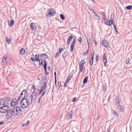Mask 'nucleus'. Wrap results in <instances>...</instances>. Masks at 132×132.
Wrapping results in <instances>:
<instances>
[{"label": "nucleus", "mask_w": 132, "mask_h": 132, "mask_svg": "<svg viewBox=\"0 0 132 132\" xmlns=\"http://www.w3.org/2000/svg\"><path fill=\"white\" fill-rule=\"evenodd\" d=\"M20 102L21 107L23 109L26 108L29 106L30 104V101L28 98H23L21 100Z\"/></svg>", "instance_id": "nucleus-1"}, {"label": "nucleus", "mask_w": 132, "mask_h": 132, "mask_svg": "<svg viewBox=\"0 0 132 132\" xmlns=\"http://www.w3.org/2000/svg\"><path fill=\"white\" fill-rule=\"evenodd\" d=\"M55 13V11L53 9H50L46 12V16L47 18H49L54 15Z\"/></svg>", "instance_id": "nucleus-2"}, {"label": "nucleus", "mask_w": 132, "mask_h": 132, "mask_svg": "<svg viewBox=\"0 0 132 132\" xmlns=\"http://www.w3.org/2000/svg\"><path fill=\"white\" fill-rule=\"evenodd\" d=\"M14 114V112L13 110H12L10 109L9 110H8L5 116L7 119H9L11 118L12 116Z\"/></svg>", "instance_id": "nucleus-3"}, {"label": "nucleus", "mask_w": 132, "mask_h": 132, "mask_svg": "<svg viewBox=\"0 0 132 132\" xmlns=\"http://www.w3.org/2000/svg\"><path fill=\"white\" fill-rule=\"evenodd\" d=\"M12 110L14 112V114L16 115H18L19 113L22 112V109L19 106L15 108Z\"/></svg>", "instance_id": "nucleus-4"}, {"label": "nucleus", "mask_w": 132, "mask_h": 132, "mask_svg": "<svg viewBox=\"0 0 132 132\" xmlns=\"http://www.w3.org/2000/svg\"><path fill=\"white\" fill-rule=\"evenodd\" d=\"M9 107L8 106H3L0 107V113H5L8 111Z\"/></svg>", "instance_id": "nucleus-5"}, {"label": "nucleus", "mask_w": 132, "mask_h": 132, "mask_svg": "<svg viewBox=\"0 0 132 132\" xmlns=\"http://www.w3.org/2000/svg\"><path fill=\"white\" fill-rule=\"evenodd\" d=\"M37 98V96L36 94H35L34 92H33L29 96V98L31 100V103H34Z\"/></svg>", "instance_id": "nucleus-6"}, {"label": "nucleus", "mask_w": 132, "mask_h": 132, "mask_svg": "<svg viewBox=\"0 0 132 132\" xmlns=\"http://www.w3.org/2000/svg\"><path fill=\"white\" fill-rule=\"evenodd\" d=\"M39 55L38 54H37L35 55V58H34V57L31 58V61L32 62L34 61L37 62L39 61Z\"/></svg>", "instance_id": "nucleus-7"}, {"label": "nucleus", "mask_w": 132, "mask_h": 132, "mask_svg": "<svg viewBox=\"0 0 132 132\" xmlns=\"http://www.w3.org/2000/svg\"><path fill=\"white\" fill-rule=\"evenodd\" d=\"M27 94V91L26 90H23L21 93L20 95V97L23 99L25 98L26 97V95Z\"/></svg>", "instance_id": "nucleus-8"}, {"label": "nucleus", "mask_w": 132, "mask_h": 132, "mask_svg": "<svg viewBox=\"0 0 132 132\" xmlns=\"http://www.w3.org/2000/svg\"><path fill=\"white\" fill-rule=\"evenodd\" d=\"M76 42V40L75 39H74L73 42L71 43V44L70 46V51L72 52L73 51L74 47Z\"/></svg>", "instance_id": "nucleus-9"}, {"label": "nucleus", "mask_w": 132, "mask_h": 132, "mask_svg": "<svg viewBox=\"0 0 132 132\" xmlns=\"http://www.w3.org/2000/svg\"><path fill=\"white\" fill-rule=\"evenodd\" d=\"M17 99L16 98H14L12 100V102L11 103V106L12 107L14 106L17 104Z\"/></svg>", "instance_id": "nucleus-10"}, {"label": "nucleus", "mask_w": 132, "mask_h": 132, "mask_svg": "<svg viewBox=\"0 0 132 132\" xmlns=\"http://www.w3.org/2000/svg\"><path fill=\"white\" fill-rule=\"evenodd\" d=\"M72 74L71 73L69 74V76H68L67 79V80L65 81V83L67 84L69 82V81L71 79L72 76Z\"/></svg>", "instance_id": "nucleus-11"}, {"label": "nucleus", "mask_w": 132, "mask_h": 132, "mask_svg": "<svg viewBox=\"0 0 132 132\" xmlns=\"http://www.w3.org/2000/svg\"><path fill=\"white\" fill-rule=\"evenodd\" d=\"M72 110H71L69 112L67 116V118L68 119H71L72 118Z\"/></svg>", "instance_id": "nucleus-12"}, {"label": "nucleus", "mask_w": 132, "mask_h": 132, "mask_svg": "<svg viewBox=\"0 0 132 132\" xmlns=\"http://www.w3.org/2000/svg\"><path fill=\"white\" fill-rule=\"evenodd\" d=\"M102 42L103 46L106 48L108 47V43L107 40H104L102 41Z\"/></svg>", "instance_id": "nucleus-13"}, {"label": "nucleus", "mask_w": 132, "mask_h": 132, "mask_svg": "<svg viewBox=\"0 0 132 132\" xmlns=\"http://www.w3.org/2000/svg\"><path fill=\"white\" fill-rule=\"evenodd\" d=\"M43 61L44 62V64L43 65V66L44 69L45 71V72H47V62L46 61V60L45 59H44Z\"/></svg>", "instance_id": "nucleus-14"}, {"label": "nucleus", "mask_w": 132, "mask_h": 132, "mask_svg": "<svg viewBox=\"0 0 132 132\" xmlns=\"http://www.w3.org/2000/svg\"><path fill=\"white\" fill-rule=\"evenodd\" d=\"M93 16H94V18H95V19L97 20H100V18L99 16L97 15V14L95 12L93 14Z\"/></svg>", "instance_id": "nucleus-15"}, {"label": "nucleus", "mask_w": 132, "mask_h": 132, "mask_svg": "<svg viewBox=\"0 0 132 132\" xmlns=\"http://www.w3.org/2000/svg\"><path fill=\"white\" fill-rule=\"evenodd\" d=\"M35 23H31L30 24V28L32 30H34L35 28Z\"/></svg>", "instance_id": "nucleus-16"}, {"label": "nucleus", "mask_w": 132, "mask_h": 132, "mask_svg": "<svg viewBox=\"0 0 132 132\" xmlns=\"http://www.w3.org/2000/svg\"><path fill=\"white\" fill-rule=\"evenodd\" d=\"M93 38H91L89 39H87V40L89 48V45L91 43V41L92 40Z\"/></svg>", "instance_id": "nucleus-17"}, {"label": "nucleus", "mask_w": 132, "mask_h": 132, "mask_svg": "<svg viewBox=\"0 0 132 132\" xmlns=\"http://www.w3.org/2000/svg\"><path fill=\"white\" fill-rule=\"evenodd\" d=\"M25 51L24 48H22L20 50V53L21 55H23L24 54Z\"/></svg>", "instance_id": "nucleus-18"}, {"label": "nucleus", "mask_w": 132, "mask_h": 132, "mask_svg": "<svg viewBox=\"0 0 132 132\" xmlns=\"http://www.w3.org/2000/svg\"><path fill=\"white\" fill-rule=\"evenodd\" d=\"M67 55V51H65L62 55V56L64 59L65 60V57H66Z\"/></svg>", "instance_id": "nucleus-19"}, {"label": "nucleus", "mask_w": 132, "mask_h": 132, "mask_svg": "<svg viewBox=\"0 0 132 132\" xmlns=\"http://www.w3.org/2000/svg\"><path fill=\"white\" fill-rule=\"evenodd\" d=\"M113 13H112L111 15V16H112ZM108 26H111L112 24H113L114 23V22L113 21V20L112 21H111V20H109L108 22Z\"/></svg>", "instance_id": "nucleus-20"}, {"label": "nucleus", "mask_w": 132, "mask_h": 132, "mask_svg": "<svg viewBox=\"0 0 132 132\" xmlns=\"http://www.w3.org/2000/svg\"><path fill=\"white\" fill-rule=\"evenodd\" d=\"M112 113L115 115L117 117H119L118 114L114 110H112Z\"/></svg>", "instance_id": "nucleus-21"}, {"label": "nucleus", "mask_w": 132, "mask_h": 132, "mask_svg": "<svg viewBox=\"0 0 132 132\" xmlns=\"http://www.w3.org/2000/svg\"><path fill=\"white\" fill-rule=\"evenodd\" d=\"M10 23H9V21H8V23L10 27H12L14 24V21L13 20H11L10 21Z\"/></svg>", "instance_id": "nucleus-22"}, {"label": "nucleus", "mask_w": 132, "mask_h": 132, "mask_svg": "<svg viewBox=\"0 0 132 132\" xmlns=\"http://www.w3.org/2000/svg\"><path fill=\"white\" fill-rule=\"evenodd\" d=\"M120 111L121 112H123L124 111V107L123 106L121 105L119 107Z\"/></svg>", "instance_id": "nucleus-23"}, {"label": "nucleus", "mask_w": 132, "mask_h": 132, "mask_svg": "<svg viewBox=\"0 0 132 132\" xmlns=\"http://www.w3.org/2000/svg\"><path fill=\"white\" fill-rule=\"evenodd\" d=\"M93 56L92 57H91L90 58V60L89 61V64L90 65H92L93 64Z\"/></svg>", "instance_id": "nucleus-24"}, {"label": "nucleus", "mask_w": 132, "mask_h": 132, "mask_svg": "<svg viewBox=\"0 0 132 132\" xmlns=\"http://www.w3.org/2000/svg\"><path fill=\"white\" fill-rule=\"evenodd\" d=\"M88 76H86L84 79L83 81V82L84 84H85L86 83L88 80Z\"/></svg>", "instance_id": "nucleus-25"}, {"label": "nucleus", "mask_w": 132, "mask_h": 132, "mask_svg": "<svg viewBox=\"0 0 132 132\" xmlns=\"http://www.w3.org/2000/svg\"><path fill=\"white\" fill-rule=\"evenodd\" d=\"M73 38V36L72 35H71L67 39V40L70 42V41Z\"/></svg>", "instance_id": "nucleus-26"}, {"label": "nucleus", "mask_w": 132, "mask_h": 132, "mask_svg": "<svg viewBox=\"0 0 132 132\" xmlns=\"http://www.w3.org/2000/svg\"><path fill=\"white\" fill-rule=\"evenodd\" d=\"M61 53L58 51L57 53H56L55 55L54 56V57L55 58H56L59 55V54Z\"/></svg>", "instance_id": "nucleus-27"}, {"label": "nucleus", "mask_w": 132, "mask_h": 132, "mask_svg": "<svg viewBox=\"0 0 132 132\" xmlns=\"http://www.w3.org/2000/svg\"><path fill=\"white\" fill-rule=\"evenodd\" d=\"M107 61L106 57V53H104L103 55V61Z\"/></svg>", "instance_id": "nucleus-28"}, {"label": "nucleus", "mask_w": 132, "mask_h": 132, "mask_svg": "<svg viewBox=\"0 0 132 132\" xmlns=\"http://www.w3.org/2000/svg\"><path fill=\"white\" fill-rule=\"evenodd\" d=\"M126 8L127 10H130L132 9V6L131 5H129L126 7Z\"/></svg>", "instance_id": "nucleus-29"}, {"label": "nucleus", "mask_w": 132, "mask_h": 132, "mask_svg": "<svg viewBox=\"0 0 132 132\" xmlns=\"http://www.w3.org/2000/svg\"><path fill=\"white\" fill-rule=\"evenodd\" d=\"M85 63V61L84 60H82L79 64V65L83 66L84 64Z\"/></svg>", "instance_id": "nucleus-30"}, {"label": "nucleus", "mask_w": 132, "mask_h": 132, "mask_svg": "<svg viewBox=\"0 0 132 132\" xmlns=\"http://www.w3.org/2000/svg\"><path fill=\"white\" fill-rule=\"evenodd\" d=\"M89 49L88 48L87 51H85L83 53V54L84 56H85L88 54Z\"/></svg>", "instance_id": "nucleus-31"}, {"label": "nucleus", "mask_w": 132, "mask_h": 132, "mask_svg": "<svg viewBox=\"0 0 132 132\" xmlns=\"http://www.w3.org/2000/svg\"><path fill=\"white\" fill-rule=\"evenodd\" d=\"M7 57H4V58H3V60H2V62L4 63H5L7 61Z\"/></svg>", "instance_id": "nucleus-32"}, {"label": "nucleus", "mask_w": 132, "mask_h": 132, "mask_svg": "<svg viewBox=\"0 0 132 132\" xmlns=\"http://www.w3.org/2000/svg\"><path fill=\"white\" fill-rule=\"evenodd\" d=\"M79 70L81 72H82L83 70V66L79 65Z\"/></svg>", "instance_id": "nucleus-33"}, {"label": "nucleus", "mask_w": 132, "mask_h": 132, "mask_svg": "<svg viewBox=\"0 0 132 132\" xmlns=\"http://www.w3.org/2000/svg\"><path fill=\"white\" fill-rule=\"evenodd\" d=\"M6 42L8 43L9 44H10L11 43V40H9L8 38L7 37H6Z\"/></svg>", "instance_id": "nucleus-34"}, {"label": "nucleus", "mask_w": 132, "mask_h": 132, "mask_svg": "<svg viewBox=\"0 0 132 132\" xmlns=\"http://www.w3.org/2000/svg\"><path fill=\"white\" fill-rule=\"evenodd\" d=\"M40 57L41 58H44L45 57V55H46L45 54H41L39 55Z\"/></svg>", "instance_id": "nucleus-35"}, {"label": "nucleus", "mask_w": 132, "mask_h": 132, "mask_svg": "<svg viewBox=\"0 0 132 132\" xmlns=\"http://www.w3.org/2000/svg\"><path fill=\"white\" fill-rule=\"evenodd\" d=\"M60 16L61 19L62 20H63L65 19V17L64 15L62 14H61L60 15Z\"/></svg>", "instance_id": "nucleus-36"}, {"label": "nucleus", "mask_w": 132, "mask_h": 132, "mask_svg": "<svg viewBox=\"0 0 132 132\" xmlns=\"http://www.w3.org/2000/svg\"><path fill=\"white\" fill-rule=\"evenodd\" d=\"M5 101H9L11 100V98L9 97H7L5 98Z\"/></svg>", "instance_id": "nucleus-37"}, {"label": "nucleus", "mask_w": 132, "mask_h": 132, "mask_svg": "<svg viewBox=\"0 0 132 132\" xmlns=\"http://www.w3.org/2000/svg\"><path fill=\"white\" fill-rule=\"evenodd\" d=\"M45 88L44 87V86H42L40 88V90H41L42 92H43L45 89Z\"/></svg>", "instance_id": "nucleus-38"}, {"label": "nucleus", "mask_w": 132, "mask_h": 132, "mask_svg": "<svg viewBox=\"0 0 132 132\" xmlns=\"http://www.w3.org/2000/svg\"><path fill=\"white\" fill-rule=\"evenodd\" d=\"M100 13L102 15V16H103V17L106 16V14L105 13L103 12H100Z\"/></svg>", "instance_id": "nucleus-39"}, {"label": "nucleus", "mask_w": 132, "mask_h": 132, "mask_svg": "<svg viewBox=\"0 0 132 132\" xmlns=\"http://www.w3.org/2000/svg\"><path fill=\"white\" fill-rule=\"evenodd\" d=\"M102 89L104 92H105L106 90V86H103L102 87Z\"/></svg>", "instance_id": "nucleus-40"}, {"label": "nucleus", "mask_w": 132, "mask_h": 132, "mask_svg": "<svg viewBox=\"0 0 132 132\" xmlns=\"http://www.w3.org/2000/svg\"><path fill=\"white\" fill-rule=\"evenodd\" d=\"M88 9L90 11V12L93 11V14L95 12L90 7H88Z\"/></svg>", "instance_id": "nucleus-41"}, {"label": "nucleus", "mask_w": 132, "mask_h": 132, "mask_svg": "<svg viewBox=\"0 0 132 132\" xmlns=\"http://www.w3.org/2000/svg\"><path fill=\"white\" fill-rule=\"evenodd\" d=\"M47 82L45 81L44 83V85L43 86H44V88H46L47 87Z\"/></svg>", "instance_id": "nucleus-42"}, {"label": "nucleus", "mask_w": 132, "mask_h": 132, "mask_svg": "<svg viewBox=\"0 0 132 132\" xmlns=\"http://www.w3.org/2000/svg\"><path fill=\"white\" fill-rule=\"evenodd\" d=\"M119 99L120 98L119 97H117L116 98V102H119Z\"/></svg>", "instance_id": "nucleus-43"}, {"label": "nucleus", "mask_w": 132, "mask_h": 132, "mask_svg": "<svg viewBox=\"0 0 132 132\" xmlns=\"http://www.w3.org/2000/svg\"><path fill=\"white\" fill-rule=\"evenodd\" d=\"M63 51V49L62 48L60 47L59 48V51L61 53L62 51Z\"/></svg>", "instance_id": "nucleus-44"}, {"label": "nucleus", "mask_w": 132, "mask_h": 132, "mask_svg": "<svg viewBox=\"0 0 132 132\" xmlns=\"http://www.w3.org/2000/svg\"><path fill=\"white\" fill-rule=\"evenodd\" d=\"M129 62V58H128V59H126V64H128Z\"/></svg>", "instance_id": "nucleus-45"}, {"label": "nucleus", "mask_w": 132, "mask_h": 132, "mask_svg": "<svg viewBox=\"0 0 132 132\" xmlns=\"http://www.w3.org/2000/svg\"><path fill=\"white\" fill-rule=\"evenodd\" d=\"M7 103L6 102V101H4V103L3 104V106H7Z\"/></svg>", "instance_id": "nucleus-46"}, {"label": "nucleus", "mask_w": 132, "mask_h": 132, "mask_svg": "<svg viewBox=\"0 0 132 132\" xmlns=\"http://www.w3.org/2000/svg\"><path fill=\"white\" fill-rule=\"evenodd\" d=\"M98 54H96V62H97L98 60Z\"/></svg>", "instance_id": "nucleus-47"}, {"label": "nucleus", "mask_w": 132, "mask_h": 132, "mask_svg": "<svg viewBox=\"0 0 132 132\" xmlns=\"http://www.w3.org/2000/svg\"><path fill=\"white\" fill-rule=\"evenodd\" d=\"M120 102H116V105L117 106L119 107L121 105L119 104Z\"/></svg>", "instance_id": "nucleus-48"}, {"label": "nucleus", "mask_w": 132, "mask_h": 132, "mask_svg": "<svg viewBox=\"0 0 132 132\" xmlns=\"http://www.w3.org/2000/svg\"><path fill=\"white\" fill-rule=\"evenodd\" d=\"M31 89H34V91L36 89V88H35V85H32V87H31Z\"/></svg>", "instance_id": "nucleus-49"}, {"label": "nucleus", "mask_w": 132, "mask_h": 132, "mask_svg": "<svg viewBox=\"0 0 132 132\" xmlns=\"http://www.w3.org/2000/svg\"><path fill=\"white\" fill-rule=\"evenodd\" d=\"M78 40L79 41V42L81 43V42L82 41V40L81 38L80 37H79V38Z\"/></svg>", "instance_id": "nucleus-50"}, {"label": "nucleus", "mask_w": 132, "mask_h": 132, "mask_svg": "<svg viewBox=\"0 0 132 132\" xmlns=\"http://www.w3.org/2000/svg\"><path fill=\"white\" fill-rule=\"evenodd\" d=\"M42 97H41V96L39 98V99H38V103H40V100H41V99Z\"/></svg>", "instance_id": "nucleus-51"}, {"label": "nucleus", "mask_w": 132, "mask_h": 132, "mask_svg": "<svg viewBox=\"0 0 132 132\" xmlns=\"http://www.w3.org/2000/svg\"><path fill=\"white\" fill-rule=\"evenodd\" d=\"M38 62H39V65H43V62H41V61H38Z\"/></svg>", "instance_id": "nucleus-52"}, {"label": "nucleus", "mask_w": 132, "mask_h": 132, "mask_svg": "<svg viewBox=\"0 0 132 132\" xmlns=\"http://www.w3.org/2000/svg\"><path fill=\"white\" fill-rule=\"evenodd\" d=\"M103 18L104 20L105 21H106L107 20V19L106 16L103 17Z\"/></svg>", "instance_id": "nucleus-53"}, {"label": "nucleus", "mask_w": 132, "mask_h": 132, "mask_svg": "<svg viewBox=\"0 0 132 132\" xmlns=\"http://www.w3.org/2000/svg\"><path fill=\"white\" fill-rule=\"evenodd\" d=\"M46 91H45L44 92H43V93L42 95L41 96V97H42L43 95H44V94H45L46 93Z\"/></svg>", "instance_id": "nucleus-54"}, {"label": "nucleus", "mask_w": 132, "mask_h": 132, "mask_svg": "<svg viewBox=\"0 0 132 132\" xmlns=\"http://www.w3.org/2000/svg\"><path fill=\"white\" fill-rule=\"evenodd\" d=\"M76 97H75L73 98V99L72 100L73 102H74L76 100Z\"/></svg>", "instance_id": "nucleus-55"}, {"label": "nucleus", "mask_w": 132, "mask_h": 132, "mask_svg": "<svg viewBox=\"0 0 132 132\" xmlns=\"http://www.w3.org/2000/svg\"><path fill=\"white\" fill-rule=\"evenodd\" d=\"M103 62L104 63V66H105V67L106 66V63H107V61H104Z\"/></svg>", "instance_id": "nucleus-56"}, {"label": "nucleus", "mask_w": 132, "mask_h": 132, "mask_svg": "<svg viewBox=\"0 0 132 132\" xmlns=\"http://www.w3.org/2000/svg\"><path fill=\"white\" fill-rule=\"evenodd\" d=\"M56 73L55 72H54V78L55 79H56Z\"/></svg>", "instance_id": "nucleus-57"}, {"label": "nucleus", "mask_w": 132, "mask_h": 132, "mask_svg": "<svg viewBox=\"0 0 132 132\" xmlns=\"http://www.w3.org/2000/svg\"><path fill=\"white\" fill-rule=\"evenodd\" d=\"M46 55H45V58L46 59H48V55H47L46 54H45Z\"/></svg>", "instance_id": "nucleus-58"}, {"label": "nucleus", "mask_w": 132, "mask_h": 132, "mask_svg": "<svg viewBox=\"0 0 132 132\" xmlns=\"http://www.w3.org/2000/svg\"><path fill=\"white\" fill-rule=\"evenodd\" d=\"M4 123V122L3 121H1L0 122V125H1Z\"/></svg>", "instance_id": "nucleus-59"}, {"label": "nucleus", "mask_w": 132, "mask_h": 132, "mask_svg": "<svg viewBox=\"0 0 132 132\" xmlns=\"http://www.w3.org/2000/svg\"><path fill=\"white\" fill-rule=\"evenodd\" d=\"M70 41L67 40V44L68 45H69L70 44Z\"/></svg>", "instance_id": "nucleus-60"}, {"label": "nucleus", "mask_w": 132, "mask_h": 132, "mask_svg": "<svg viewBox=\"0 0 132 132\" xmlns=\"http://www.w3.org/2000/svg\"><path fill=\"white\" fill-rule=\"evenodd\" d=\"M94 51H93V54H91V55L92 56V57H93V58L94 59Z\"/></svg>", "instance_id": "nucleus-61"}, {"label": "nucleus", "mask_w": 132, "mask_h": 132, "mask_svg": "<svg viewBox=\"0 0 132 132\" xmlns=\"http://www.w3.org/2000/svg\"><path fill=\"white\" fill-rule=\"evenodd\" d=\"M45 73L46 74V75L45 76V77L47 75H48L49 74V72H45Z\"/></svg>", "instance_id": "nucleus-62"}, {"label": "nucleus", "mask_w": 132, "mask_h": 132, "mask_svg": "<svg viewBox=\"0 0 132 132\" xmlns=\"http://www.w3.org/2000/svg\"><path fill=\"white\" fill-rule=\"evenodd\" d=\"M42 92L41 91V90H39V91L38 93V95H40Z\"/></svg>", "instance_id": "nucleus-63"}, {"label": "nucleus", "mask_w": 132, "mask_h": 132, "mask_svg": "<svg viewBox=\"0 0 132 132\" xmlns=\"http://www.w3.org/2000/svg\"><path fill=\"white\" fill-rule=\"evenodd\" d=\"M63 86H64V88H65V87H66V84H65V83H64V84Z\"/></svg>", "instance_id": "nucleus-64"}]
</instances>
